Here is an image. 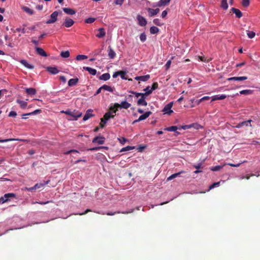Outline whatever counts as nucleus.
Returning <instances> with one entry per match:
<instances>
[{"mask_svg": "<svg viewBox=\"0 0 260 260\" xmlns=\"http://www.w3.org/2000/svg\"><path fill=\"white\" fill-rule=\"evenodd\" d=\"M51 201H48L47 202H32V204H40V205H45V204H47L50 202H51Z\"/></svg>", "mask_w": 260, "mask_h": 260, "instance_id": "57", "label": "nucleus"}, {"mask_svg": "<svg viewBox=\"0 0 260 260\" xmlns=\"http://www.w3.org/2000/svg\"><path fill=\"white\" fill-rule=\"evenodd\" d=\"M252 121L251 120H248L247 121H243L242 122L239 123L238 124H237L236 126H235L237 128H241L244 125L251 126V125L250 124L251 122Z\"/></svg>", "mask_w": 260, "mask_h": 260, "instance_id": "16", "label": "nucleus"}, {"mask_svg": "<svg viewBox=\"0 0 260 260\" xmlns=\"http://www.w3.org/2000/svg\"><path fill=\"white\" fill-rule=\"evenodd\" d=\"M144 91H145V93H143L144 96H147L151 94L152 92L153 91L152 89L150 86H147L145 89H144Z\"/></svg>", "mask_w": 260, "mask_h": 260, "instance_id": "31", "label": "nucleus"}, {"mask_svg": "<svg viewBox=\"0 0 260 260\" xmlns=\"http://www.w3.org/2000/svg\"><path fill=\"white\" fill-rule=\"evenodd\" d=\"M74 23L73 20L70 18L67 17L64 19L63 25L67 27H70L72 26Z\"/></svg>", "mask_w": 260, "mask_h": 260, "instance_id": "9", "label": "nucleus"}, {"mask_svg": "<svg viewBox=\"0 0 260 260\" xmlns=\"http://www.w3.org/2000/svg\"><path fill=\"white\" fill-rule=\"evenodd\" d=\"M184 172L183 171H181L178 173H175V174H173L172 175H171L170 176H169L168 178H167V180L168 181H170V180H172L173 179L176 178V177H177L178 176H179V175L182 174V173H183Z\"/></svg>", "mask_w": 260, "mask_h": 260, "instance_id": "30", "label": "nucleus"}, {"mask_svg": "<svg viewBox=\"0 0 260 260\" xmlns=\"http://www.w3.org/2000/svg\"><path fill=\"white\" fill-rule=\"evenodd\" d=\"M16 31H21V32L23 34H24L26 32V30L24 28H23L22 29H21L20 28H16Z\"/></svg>", "mask_w": 260, "mask_h": 260, "instance_id": "61", "label": "nucleus"}, {"mask_svg": "<svg viewBox=\"0 0 260 260\" xmlns=\"http://www.w3.org/2000/svg\"><path fill=\"white\" fill-rule=\"evenodd\" d=\"M61 112L71 116V118L69 119L70 120H77V119L80 117L82 115L81 112L76 110H74L72 111L71 110H67L66 111H62Z\"/></svg>", "mask_w": 260, "mask_h": 260, "instance_id": "2", "label": "nucleus"}, {"mask_svg": "<svg viewBox=\"0 0 260 260\" xmlns=\"http://www.w3.org/2000/svg\"><path fill=\"white\" fill-rule=\"evenodd\" d=\"M17 115V113L15 111H12L9 114V117H15Z\"/></svg>", "mask_w": 260, "mask_h": 260, "instance_id": "58", "label": "nucleus"}, {"mask_svg": "<svg viewBox=\"0 0 260 260\" xmlns=\"http://www.w3.org/2000/svg\"><path fill=\"white\" fill-rule=\"evenodd\" d=\"M63 11L64 13L68 15H74L76 13V11L71 8H63Z\"/></svg>", "mask_w": 260, "mask_h": 260, "instance_id": "20", "label": "nucleus"}, {"mask_svg": "<svg viewBox=\"0 0 260 260\" xmlns=\"http://www.w3.org/2000/svg\"><path fill=\"white\" fill-rule=\"evenodd\" d=\"M25 91L28 94L34 95L36 93V90L34 88H28L25 89Z\"/></svg>", "mask_w": 260, "mask_h": 260, "instance_id": "34", "label": "nucleus"}, {"mask_svg": "<svg viewBox=\"0 0 260 260\" xmlns=\"http://www.w3.org/2000/svg\"><path fill=\"white\" fill-rule=\"evenodd\" d=\"M83 69L88 71L91 75H95L96 74V70L88 67H84Z\"/></svg>", "mask_w": 260, "mask_h": 260, "instance_id": "25", "label": "nucleus"}, {"mask_svg": "<svg viewBox=\"0 0 260 260\" xmlns=\"http://www.w3.org/2000/svg\"><path fill=\"white\" fill-rule=\"evenodd\" d=\"M109 50L108 55L110 58H113L114 57V51L113 50V49L111 46H109Z\"/></svg>", "mask_w": 260, "mask_h": 260, "instance_id": "47", "label": "nucleus"}, {"mask_svg": "<svg viewBox=\"0 0 260 260\" xmlns=\"http://www.w3.org/2000/svg\"><path fill=\"white\" fill-rule=\"evenodd\" d=\"M134 148V147L132 146H126L125 147L122 148L119 151L120 152H124L126 151H129L131 150H133Z\"/></svg>", "mask_w": 260, "mask_h": 260, "instance_id": "44", "label": "nucleus"}, {"mask_svg": "<svg viewBox=\"0 0 260 260\" xmlns=\"http://www.w3.org/2000/svg\"><path fill=\"white\" fill-rule=\"evenodd\" d=\"M225 165V164H224L221 166H220V165L216 166L215 167H213L211 168L210 170L213 171H219L220 169H221Z\"/></svg>", "mask_w": 260, "mask_h": 260, "instance_id": "40", "label": "nucleus"}, {"mask_svg": "<svg viewBox=\"0 0 260 260\" xmlns=\"http://www.w3.org/2000/svg\"><path fill=\"white\" fill-rule=\"evenodd\" d=\"M105 138L102 137H96L92 140L93 143H98L99 144H104Z\"/></svg>", "mask_w": 260, "mask_h": 260, "instance_id": "14", "label": "nucleus"}, {"mask_svg": "<svg viewBox=\"0 0 260 260\" xmlns=\"http://www.w3.org/2000/svg\"><path fill=\"white\" fill-rule=\"evenodd\" d=\"M87 56L85 55H78L76 58L77 60H81L87 59Z\"/></svg>", "mask_w": 260, "mask_h": 260, "instance_id": "43", "label": "nucleus"}, {"mask_svg": "<svg viewBox=\"0 0 260 260\" xmlns=\"http://www.w3.org/2000/svg\"><path fill=\"white\" fill-rule=\"evenodd\" d=\"M171 64V60H169L167 62V63H166V64L165 65L167 69H168L170 67Z\"/></svg>", "mask_w": 260, "mask_h": 260, "instance_id": "63", "label": "nucleus"}, {"mask_svg": "<svg viewBox=\"0 0 260 260\" xmlns=\"http://www.w3.org/2000/svg\"><path fill=\"white\" fill-rule=\"evenodd\" d=\"M173 106V103L171 102L168 104L167 105L165 106L164 108L162 111L167 114H170L173 113V111L171 110V108Z\"/></svg>", "mask_w": 260, "mask_h": 260, "instance_id": "6", "label": "nucleus"}, {"mask_svg": "<svg viewBox=\"0 0 260 260\" xmlns=\"http://www.w3.org/2000/svg\"><path fill=\"white\" fill-rule=\"evenodd\" d=\"M40 111H41V110L38 109V110H35L34 111H33L32 112H30L29 113H26V114H24L22 115V118L26 119L27 117H24L23 116L36 114L37 113H39Z\"/></svg>", "mask_w": 260, "mask_h": 260, "instance_id": "35", "label": "nucleus"}, {"mask_svg": "<svg viewBox=\"0 0 260 260\" xmlns=\"http://www.w3.org/2000/svg\"><path fill=\"white\" fill-rule=\"evenodd\" d=\"M167 15V11H166V10H164L162 12V13H161V17L162 18H165L166 15Z\"/></svg>", "mask_w": 260, "mask_h": 260, "instance_id": "64", "label": "nucleus"}, {"mask_svg": "<svg viewBox=\"0 0 260 260\" xmlns=\"http://www.w3.org/2000/svg\"><path fill=\"white\" fill-rule=\"evenodd\" d=\"M131 106V104L126 101H123L119 105L118 104L115 103V108L116 107H120L121 108H124L125 109H128Z\"/></svg>", "mask_w": 260, "mask_h": 260, "instance_id": "8", "label": "nucleus"}, {"mask_svg": "<svg viewBox=\"0 0 260 260\" xmlns=\"http://www.w3.org/2000/svg\"><path fill=\"white\" fill-rule=\"evenodd\" d=\"M95 20V18H88L85 20V22L86 23H92Z\"/></svg>", "mask_w": 260, "mask_h": 260, "instance_id": "49", "label": "nucleus"}, {"mask_svg": "<svg viewBox=\"0 0 260 260\" xmlns=\"http://www.w3.org/2000/svg\"><path fill=\"white\" fill-rule=\"evenodd\" d=\"M49 181L48 180L46 182H45L44 183H37L33 187H25L24 190H25V191H32L34 190H36L37 189H39V188L44 186L45 185L49 183Z\"/></svg>", "mask_w": 260, "mask_h": 260, "instance_id": "4", "label": "nucleus"}, {"mask_svg": "<svg viewBox=\"0 0 260 260\" xmlns=\"http://www.w3.org/2000/svg\"><path fill=\"white\" fill-rule=\"evenodd\" d=\"M102 88H103V89L105 90H107V91H110V92H112L113 91L112 88L111 86H108V85H104L103 86H102Z\"/></svg>", "mask_w": 260, "mask_h": 260, "instance_id": "46", "label": "nucleus"}, {"mask_svg": "<svg viewBox=\"0 0 260 260\" xmlns=\"http://www.w3.org/2000/svg\"><path fill=\"white\" fill-rule=\"evenodd\" d=\"M114 106H111L110 108V110L106 112L104 117L101 119V122L100 123V127L101 128H104L108 121L111 118H113L114 115Z\"/></svg>", "mask_w": 260, "mask_h": 260, "instance_id": "1", "label": "nucleus"}, {"mask_svg": "<svg viewBox=\"0 0 260 260\" xmlns=\"http://www.w3.org/2000/svg\"><path fill=\"white\" fill-rule=\"evenodd\" d=\"M137 19L139 25L144 26L147 24V21L146 19L142 16L138 15L137 17Z\"/></svg>", "mask_w": 260, "mask_h": 260, "instance_id": "7", "label": "nucleus"}, {"mask_svg": "<svg viewBox=\"0 0 260 260\" xmlns=\"http://www.w3.org/2000/svg\"><path fill=\"white\" fill-rule=\"evenodd\" d=\"M221 7L224 10H226L228 8L227 0H221Z\"/></svg>", "mask_w": 260, "mask_h": 260, "instance_id": "37", "label": "nucleus"}, {"mask_svg": "<svg viewBox=\"0 0 260 260\" xmlns=\"http://www.w3.org/2000/svg\"><path fill=\"white\" fill-rule=\"evenodd\" d=\"M147 10L148 12L149 16L150 17L156 15L160 11L158 8L153 9L150 8H147Z\"/></svg>", "mask_w": 260, "mask_h": 260, "instance_id": "10", "label": "nucleus"}, {"mask_svg": "<svg viewBox=\"0 0 260 260\" xmlns=\"http://www.w3.org/2000/svg\"><path fill=\"white\" fill-rule=\"evenodd\" d=\"M249 5V0H243L242 1V5L245 7H247Z\"/></svg>", "mask_w": 260, "mask_h": 260, "instance_id": "56", "label": "nucleus"}, {"mask_svg": "<svg viewBox=\"0 0 260 260\" xmlns=\"http://www.w3.org/2000/svg\"><path fill=\"white\" fill-rule=\"evenodd\" d=\"M247 35L249 38L252 39L255 36V33L253 31H247Z\"/></svg>", "mask_w": 260, "mask_h": 260, "instance_id": "41", "label": "nucleus"}, {"mask_svg": "<svg viewBox=\"0 0 260 260\" xmlns=\"http://www.w3.org/2000/svg\"><path fill=\"white\" fill-rule=\"evenodd\" d=\"M99 33L96 35L98 38H101L105 36V31L103 28H100L98 29Z\"/></svg>", "mask_w": 260, "mask_h": 260, "instance_id": "26", "label": "nucleus"}, {"mask_svg": "<svg viewBox=\"0 0 260 260\" xmlns=\"http://www.w3.org/2000/svg\"><path fill=\"white\" fill-rule=\"evenodd\" d=\"M78 80L79 79L77 78L70 79L68 81V86H73L76 85L78 83Z\"/></svg>", "mask_w": 260, "mask_h": 260, "instance_id": "22", "label": "nucleus"}, {"mask_svg": "<svg viewBox=\"0 0 260 260\" xmlns=\"http://www.w3.org/2000/svg\"><path fill=\"white\" fill-rule=\"evenodd\" d=\"M247 79V77L246 76H242V77H231L228 79V81H241L245 80Z\"/></svg>", "mask_w": 260, "mask_h": 260, "instance_id": "15", "label": "nucleus"}, {"mask_svg": "<svg viewBox=\"0 0 260 260\" xmlns=\"http://www.w3.org/2000/svg\"><path fill=\"white\" fill-rule=\"evenodd\" d=\"M232 11L235 14L236 17L238 18H241L242 16V12L238 9L232 8L231 9Z\"/></svg>", "mask_w": 260, "mask_h": 260, "instance_id": "24", "label": "nucleus"}, {"mask_svg": "<svg viewBox=\"0 0 260 260\" xmlns=\"http://www.w3.org/2000/svg\"><path fill=\"white\" fill-rule=\"evenodd\" d=\"M194 126V124L185 125L181 126V128L184 130L189 129Z\"/></svg>", "mask_w": 260, "mask_h": 260, "instance_id": "54", "label": "nucleus"}, {"mask_svg": "<svg viewBox=\"0 0 260 260\" xmlns=\"http://www.w3.org/2000/svg\"><path fill=\"white\" fill-rule=\"evenodd\" d=\"M126 73L124 71H118L115 72V78L117 76H120L122 79L127 80V78L125 77Z\"/></svg>", "mask_w": 260, "mask_h": 260, "instance_id": "17", "label": "nucleus"}, {"mask_svg": "<svg viewBox=\"0 0 260 260\" xmlns=\"http://www.w3.org/2000/svg\"><path fill=\"white\" fill-rule=\"evenodd\" d=\"M159 31V29L156 26H151L150 28V32L151 34H157Z\"/></svg>", "mask_w": 260, "mask_h": 260, "instance_id": "36", "label": "nucleus"}, {"mask_svg": "<svg viewBox=\"0 0 260 260\" xmlns=\"http://www.w3.org/2000/svg\"><path fill=\"white\" fill-rule=\"evenodd\" d=\"M140 39L142 42H144L146 40V35L144 32L141 34L140 35Z\"/></svg>", "mask_w": 260, "mask_h": 260, "instance_id": "45", "label": "nucleus"}, {"mask_svg": "<svg viewBox=\"0 0 260 260\" xmlns=\"http://www.w3.org/2000/svg\"><path fill=\"white\" fill-rule=\"evenodd\" d=\"M16 102L19 104L20 107L22 109H25L27 105V102L23 101H21L19 99H17L16 100Z\"/></svg>", "mask_w": 260, "mask_h": 260, "instance_id": "29", "label": "nucleus"}, {"mask_svg": "<svg viewBox=\"0 0 260 260\" xmlns=\"http://www.w3.org/2000/svg\"><path fill=\"white\" fill-rule=\"evenodd\" d=\"M21 63H22L24 67L26 68L29 69H34V66L29 64L26 60L24 59L21 60L20 61Z\"/></svg>", "mask_w": 260, "mask_h": 260, "instance_id": "23", "label": "nucleus"}, {"mask_svg": "<svg viewBox=\"0 0 260 260\" xmlns=\"http://www.w3.org/2000/svg\"><path fill=\"white\" fill-rule=\"evenodd\" d=\"M16 197V194L14 193H8L5 194L3 197L0 198V204H3L5 203L8 202L10 201L11 198Z\"/></svg>", "mask_w": 260, "mask_h": 260, "instance_id": "3", "label": "nucleus"}, {"mask_svg": "<svg viewBox=\"0 0 260 260\" xmlns=\"http://www.w3.org/2000/svg\"><path fill=\"white\" fill-rule=\"evenodd\" d=\"M92 110L91 109H88L86 111L85 114L84 115L83 120V121H86L90 118L94 116V115L92 114Z\"/></svg>", "mask_w": 260, "mask_h": 260, "instance_id": "12", "label": "nucleus"}, {"mask_svg": "<svg viewBox=\"0 0 260 260\" xmlns=\"http://www.w3.org/2000/svg\"><path fill=\"white\" fill-rule=\"evenodd\" d=\"M138 105L146 106L147 105V103L145 101V96H143L141 97L140 99L138 101Z\"/></svg>", "mask_w": 260, "mask_h": 260, "instance_id": "21", "label": "nucleus"}, {"mask_svg": "<svg viewBox=\"0 0 260 260\" xmlns=\"http://www.w3.org/2000/svg\"><path fill=\"white\" fill-rule=\"evenodd\" d=\"M171 0H160L157 3V6L158 7H161L162 6H165L167 4L169 3Z\"/></svg>", "mask_w": 260, "mask_h": 260, "instance_id": "33", "label": "nucleus"}, {"mask_svg": "<svg viewBox=\"0 0 260 260\" xmlns=\"http://www.w3.org/2000/svg\"><path fill=\"white\" fill-rule=\"evenodd\" d=\"M36 50L37 52L40 55H41L42 56H47V55L46 53L45 52V51L42 48L36 47Z\"/></svg>", "mask_w": 260, "mask_h": 260, "instance_id": "28", "label": "nucleus"}, {"mask_svg": "<svg viewBox=\"0 0 260 260\" xmlns=\"http://www.w3.org/2000/svg\"><path fill=\"white\" fill-rule=\"evenodd\" d=\"M130 93L134 94L136 97L139 98V96L142 97L144 96L143 93H139L135 91H129Z\"/></svg>", "mask_w": 260, "mask_h": 260, "instance_id": "50", "label": "nucleus"}, {"mask_svg": "<svg viewBox=\"0 0 260 260\" xmlns=\"http://www.w3.org/2000/svg\"><path fill=\"white\" fill-rule=\"evenodd\" d=\"M70 54L69 51H66L61 52L60 55L63 58H68L70 56Z\"/></svg>", "mask_w": 260, "mask_h": 260, "instance_id": "39", "label": "nucleus"}, {"mask_svg": "<svg viewBox=\"0 0 260 260\" xmlns=\"http://www.w3.org/2000/svg\"><path fill=\"white\" fill-rule=\"evenodd\" d=\"M251 93L250 90H243L240 91L241 94H249Z\"/></svg>", "mask_w": 260, "mask_h": 260, "instance_id": "52", "label": "nucleus"}, {"mask_svg": "<svg viewBox=\"0 0 260 260\" xmlns=\"http://www.w3.org/2000/svg\"><path fill=\"white\" fill-rule=\"evenodd\" d=\"M47 70L50 74L55 75L59 72V70L56 67H49L47 68Z\"/></svg>", "mask_w": 260, "mask_h": 260, "instance_id": "18", "label": "nucleus"}, {"mask_svg": "<svg viewBox=\"0 0 260 260\" xmlns=\"http://www.w3.org/2000/svg\"><path fill=\"white\" fill-rule=\"evenodd\" d=\"M153 23L157 25L160 26L162 23L160 22V20L158 18H155L153 21Z\"/></svg>", "mask_w": 260, "mask_h": 260, "instance_id": "51", "label": "nucleus"}, {"mask_svg": "<svg viewBox=\"0 0 260 260\" xmlns=\"http://www.w3.org/2000/svg\"><path fill=\"white\" fill-rule=\"evenodd\" d=\"M107 147H103V146H100V147H93V148H89L88 149V151H98V150H99L101 149H104V148H106Z\"/></svg>", "mask_w": 260, "mask_h": 260, "instance_id": "42", "label": "nucleus"}, {"mask_svg": "<svg viewBox=\"0 0 260 260\" xmlns=\"http://www.w3.org/2000/svg\"><path fill=\"white\" fill-rule=\"evenodd\" d=\"M21 8L24 12L30 15H33L34 13V10L27 7L22 6Z\"/></svg>", "mask_w": 260, "mask_h": 260, "instance_id": "27", "label": "nucleus"}, {"mask_svg": "<svg viewBox=\"0 0 260 260\" xmlns=\"http://www.w3.org/2000/svg\"><path fill=\"white\" fill-rule=\"evenodd\" d=\"M177 129H178L177 126H172L168 127L165 128V130L167 131H169V132H176Z\"/></svg>", "mask_w": 260, "mask_h": 260, "instance_id": "38", "label": "nucleus"}, {"mask_svg": "<svg viewBox=\"0 0 260 260\" xmlns=\"http://www.w3.org/2000/svg\"><path fill=\"white\" fill-rule=\"evenodd\" d=\"M79 153V152L76 150H71L70 151L64 152V154H69L71 153Z\"/></svg>", "mask_w": 260, "mask_h": 260, "instance_id": "60", "label": "nucleus"}, {"mask_svg": "<svg viewBox=\"0 0 260 260\" xmlns=\"http://www.w3.org/2000/svg\"><path fill=\"white\" fill-rule=\"evenodd\" d=\"M219 184H220V182H217L213 183L212 185H211L209 186V190H211V189L214 188V187L219 186Z\"/></svg>", "mask_w": 260, "mask_h": 260, "instance_id": "48", "label": "nucleus"}, {"mask_svg": "<svg viewBox=\"0 0 260 260\" xmlns=\"http://www.w3.org/2000/svg\"><path fill=\"white\" fill-rule=\"evenodd\" d=\"M198 57L200 61H202L203 62H209L210 60V59H208L206 60L204 56H198Z\"/></svg>", "mask_w": 260, "mask_h": 260, "instance_id": "55", "label": "nucleus"}, {"mask_svg": "<svg viewBox=\"0 0 260 260\" xmlns=\"http://www.w3.org/2000/svg\"><path fill=\"white\" fill-rule=\"evenodd\" d=\"M124 2V0H116L115 4L116 5H121Z\"/></svg>", "mask_w": 260, "mask_h": 260, "instance_id": "62", "label": "nucleus"}, {"mask_svg": "<svg viewBox=\"0 0 260 260\" xmlns=\"http://www.w3.org/2000/svg\"><path fill=\"white\" fill-rule=\"evenodd\" d=\"M152 91L156 89L158 87V84L156 82L153 83L152 86L150 87Z\"/></svg>", "mask_w": 260, "mask_h": 260, "instance_id": "59", "label": "nucleus"}, {"mask_svg": "<svg viewBox=\"0 0 260 260\" xmlns=\"http://www.w3.org/2000/svg\"><path fill=\"white\" fill-rule=\"evenodd\" d=\"M150 77L149 75H146L144 76H137L135 78V79L137 81L145 82L148 80L150 79Z\"/></svg>", "mask_w": 260, "mask_h": 260, "instance_id": "13", "label": "nucleus"}, {"mask_svg": "<svg viewBox=\"0 0 260 260\" xmlns=\"http://www.w3.org/2000/svg\"><path fill=\"white\" fill-rule=\"evenodd\" d=\"M58 15V12L57 11H54L50 15V18L46 21L47 24L53 23L56 22L57 20V16Z\"/></svg>", "mask_w": 260, "mask_h": 260, "instance_id": "5", "label": "nucleus"}, {"mask_svg": "<svg viewBox=\"0 0 260 260\" xmlns=\"http://www.w3.org/2000/svg\"><path fill=\"white\" fill-rule=\"evenodd\" d=\"M118 140L122 145H123L127 141V139L123 137L118 138Z\"/></svg>", "mask_w": 260, "mask_h": 260, "instance_id": "53", "label": "nucleus"}, {"mask_svg": "<svg viewBox=\"0 0 260 260\" xmlns=\"http://www.w3.org/2000/svg\"><path fill=\"white\" fill-rule=\"evenodd\" d=\"M151 114V112L150 111H148V112H145L144 114L140 116L139 118L137 120L135 121V122H139L140 121L146 119L147 118H148L150 116V115Z\"/></svg>", "mask_w": 260, "mask_h": 260, "instance_id": "11", "label": "nucleus"}, {"mask_svg": "<svg viewBox=\"0 0 260 260\" xmlns=\"http://www.w3.org/2000/svg\"><path fill=\"white\" fill-rule=\"evenodd\" d=\"M227 96L225 94L214 95L212 97V101L223 100Z\"/></svg>", "mask_w": 260, "mask_h": 260, "instance_id": "19", "label": "nucleus"}, {"mask_svg": "<svg viewBox=\"0 0 260 260\" xmlns=\"http://www.w3.org/2000/svg\"><path fill=\"white\" fill-rule=\"evenodd\" d=\"M110 76L109 73H105L102 75L99 79L102 80L106 81L110 79Z\"/></svg>", "mask_w": 260, "mask_h": 260, "instance_id": "32", "label": "nucleus"}]
</instances>
